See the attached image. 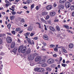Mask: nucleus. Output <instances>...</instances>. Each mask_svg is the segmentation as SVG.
<instances>
[{
    "label": "nucleus",
    "instance_id": "obj_13",
    "mask_svg": "<svg viewBox=\"0 0 74 74\" xmlns=\"http://www.w3.org/2000/svg\"><path fill=\"white\" fill-rule=\"evenodd\" d=\"M68 47L69 48H73L74 47V45L72 43H70Z\"/></svg>",
    "mask_w": 74,
    "mask_h": 74
},
{
    "label": "nucleus",
    "instance_id": "obj_6",
    "mask_svg": "<svg viewBox=\"0 0 74 74\" xmlns=\"http://www.w3.org/2000/svg\"><path fill=\"white\" fill-rule=\"evenodd\" d=\"M41 59V57L39 56L37 57L35 59V62H38Z\"/></svg>",
    "mask_w": 74,
    "mask_h": 74
},
{
    "label": "nucleus",
    "instance_id": "obj_63",
    "mask_svg": "<svg viewBox=\"0 0 74 74\" xmlns=\"http://www.w3.org/2000/svg\"><path fill=\"white\" fill-rule=\"evenodd\" d=\"M36 8V10H38V6H37Z\"/></svg>",
    "mask_w": 74,
    "mask_h": 74
},
{
    "label": "nucleus",
    "instance_id": "obj_12",
    "mask_svg": "<svg viewBox=\"0 0 74 74\" xmlns=\"http://www.w3.org/2000/svg\"><path fill=\"white\" fill-rule=\"evenodd\" d=\"M58 8L59 9H60V10H62L63 8V5L62 4L58 6Z\"/></svg>",
    "mask_w": 74,
    "mask_h": 74
},
{
    "label": "nucleus",
    "instance_id": "obj_38",
    "mask_svg": "<svg viewBox=\"0 0 74 74\" xmlns=\"http://www.w3.org/2000/svg\"><path fill=\"white\" fill-rule=\"evenodd\" d=\"M30 52H31L30 51V49H29L28 50H27V51L26 53H28V54H29V53H30Z\"/></svg>",
    "mask_w": 74,
    "mask_h": 74
},
{
    "label": "nucleus",
    "instance_id": "obj_39",
    "mask_svg": "<svg viewBox=\"0 0 74 74\" xmlns=\"http://www.w3.org/2000/svg\"><path fill=\"white\" fill-rule=\"evenodd\" d=\"M34 7V4L33 3L32 4V5L31 6V9H33V8Z\"/></svg>",
    "mask_w": 74,
    "mask_h": 74
},
{
    "label": "nucleus",
    "instance_id": "obj_40",
    "mask_svg": "<svg viewBox=\"0 0 74 74\" xmlns=\"http://www.w3.org/2000/svg\"><path fill=\"white\" fill-rule=\"evenodd\" d=\"M49 16L47 15L46 16V18H45V19H46V20H48V19H49Z\"/></svg>",
    "mask_w": 74,
    "mask_h": 74
},
{
    "label": "nucleus",
    "instance_id": "obj_51",
    "mask_svg": "<svg viewBox=\"0 0 74 74\" xmlns=\"http://www.w3.org/2000/svg\"><path fill=\"white\" fill-rule=\"evenodd\" d=\"M53 57L56 58V57L57 56V55H56V54H55L53 55Z\"/></svg>",
    "mask_w": 74,
    "mask_h": 74
},
{
    "label": "nucleus",
    "instance_id": "obj_62",
    "mask_svg": "<svg viewBox=\"0 0 74 74\" xmlns=\"http://www.w3.org/2000/svg\"><path fill=\"white\" fill-rule=\"evenodd\" d=\"M5 5H6V7H8V6H9V5L8 3L6 4Z\"/></svg>",
    "mask_w": 74,
    "mask_h": 74
},
{
    "label": "nucleus",
    "instance_id": "obj_1",
    "mask_svg": "<svg viewBox=\"0 0 74 74\" xmlns=\"http://www.w3.org/2000/svg\"><path fill=\"white\" fill-rule=\"evenodd\" d=\"M26 47H23V46H20L18 48V51L19 52H21L22 53H24L26 52Z\"/></svg>",
    "mask_w": 74,
    "mask_h": 74
},
{
    "label": "nucleus",
    "instance_id": "obj_9",
    "mask_svg": "<svg viewBox=\"0 0 74 74\" xmlns=\"http://www.w3.org/2000/svg\"><path fill=\"white\" fill-rule=\"evenodd\" d=\"M15 43L14 42H13L12 43L11 45V47L12 48H14L15 46Z\"/></svg>",
    "mask_w": 74,
    "mask_h": 74
},
{
    "label": "nucleus",
    "instance_id": "obj_18",
    "mask_svg": "<svg viewBox=\"0 0 74 74\" xmlns=\"http://www.w3.org/2000/svg\"><path fill=\"white\" fill-rule=\"evenodd\" d=\"M49 28H50V30H52V31H53V32H54V31L55 30V28L52 27L50 26Z\"/></svg>",
    "mask_w": 74,
    "mask_h": 74
},
{
    "label": "nucleus",
    "instance_id": "obj_4",
    "mask_svg": "<svg viewBox=\"0 0 74 74\" xmlns=\"http://www.w3.org/2000/svg\"><path fill=\"white\" fill-rule=\"evenodd\" d=\"M65 5L66 7L68 8H69L70 7V3L69 1H67L65 3Z\"/></svg>",
    "mask_w": 74,
    "mask_h": 74
},
{
    "label": "nucleus",
    "instance_id": "obj_60",
    "mask_svg": "<svg viewBox=\"0 0 74 74\" xmlns=\"http://www.w3.org/2000/svg\"><path fill=\"white\" fill-rule=\"evenodd\" d=\"M18 42H19V43H20V42L21 41V40H20V39H18V40H17Z\"/></svg>",
    "mask_w": 74,
    "mask_h": 74
},
{
    "label": "nucleus",
    "instance_id": "obj_21",
    "mask_svg": "<svg viewBox=\"0 0 74 74\" xmlns=\"http://www.w3.org/2000/svg\"><path fill=\"white\" fill-rule=\"evenodd\" d=\"M47 66V64L46 63H44L41 65V66H42V67H46V66Z\"/></svg>",
    "mask_w": 74,
    "mask_h": 74
},
{
    "label": "nucleus",
    "instance_id": "obj_16",
    "mask_svg": "<svg viewBox=\"0 0 74 74\" xmlns=\"http://www.w3.org/2000/svg\"><path fill=\"white\" fill-rule=\"evenodd\" d=\"M32 30H33V27L32 26H30L28 28L27 30L28 31H32Z\"/></svg>",
    "mask_w": 74,
    "mask_h": 74
},
{
    "label": "nucleus",
    "instance_id": "obj_35",
    "mask_svg": "<svg viewBox=\"0 0 74 74\" xmlns=\"http://www.w3.org/2000/svg\"><path fill=\"white\" fill-rule=\"evenodd\" d=\"M56 28H57V29L58 31L59 32V31H60V28L58 26H57L56 27Z\"/></svg>",
    "mask_w": 74,
    "mask_h": 74
},
{
    "label": "nucleus",
    "instance_id": "obj_2",
    "mask_svg": "<svg viewBox=\"0 0 74 74\" xmlns=\"http://www.w3.org/2000/svg\"><path fill=\"white\" fill-rule=\"evenodd\" d=\"M55 60L53 58H49L47 61V63L49 64H51L54 63Z\"/></svg>",
    "mask_w": 74,
    "mask_h": 74
},
{
    "label": "nucleus",
    "instance_id": "obj_20",
    "mask_svg": "<svg viewBox=\"0 0 74 74\" xmlns=\"http://www.w3.org/2000/svg\"><path fill=\"white\" fill-rule=\"evenodd\" d=\"M66 0H60V3L62 4L63 3H64L65 2H66Z\"/></svg>",
    "mask_w": 74,
    "mask_h": 74
},
{
    "label": "nucleus",
    "instance_id": "obj_50",
    "mask_svg": "<svg viewBox=\"0 0 74 74\" xmlns=\"http://www.w3.org/2000/svg\"><path fill=\"white\" fill-rule=\"evenodd\" d=\"M47 69L48 71H51V69L50 68H48Z\"/></svg>",
    "mask_w": 74,
    "mask_h": 74
},
{
    "label": "nucleus",
    "instance_id": "obj_33",
    "mask_svg": "<svg viewBox=\"0 0 74 74\" xmlns=\"http://www.w3.org/2000/svg\"><path fill=\"white\" fill-rule=\"evenodd\" d=\"M1 63H2V61H0V65H1V69H2V68H3V64H1Z\"/></svg>",
    "mask_w": 74,
    "mask_h": 74
},
{
    "label": "nucleus",
    "instance_id": "obj_46",
    "mask_svg": "<svg viewBox=\"0 0 74 74\" xmlns=\"http://www.w3.org/2000/svg\"><path fill=\"white\" fill-rule=\"evenodd\" d=\"M11 13L12 15H15V14H16V12H15L13 11Z\"/></svg>",
    "mask_w": 74,
    "mask_h": 74
},
{
    "label": "nucleus",
    "instance_id": "obj_25",
    "mask_svg": "<svg viewBox=\"0 0 74 74\" xmlns=\"http://www.w3.org/2000/svg\"><path fill=\"white\" fill-rule=\"evenodd\" d=\"M70 9L71 10H74V5L71 6L70 7Z\"/></svg>",
    "mask_w": 74,
    "mask_h": 74
},
{
    "label": "nucleus",
    "instance_id": "obj_19",
    "mask_svg": "<svg viewBox=\"0 0 74 74\" xmlns=\"http://www.w3.org/2000/svg\"><path fill=\"white\" fill-rule=\"evenodd\" d=\"M62 51L64 52L65 53H67V51L65 49L64 47H63L62 48Z\"/></svg>",
    "mask_w": 74,
    "mask_h": 74
},
{
    "label": "nucleus",
    "instance_id": "obj_43",
    "mask_svg": "<svg viewBox=\"0 0 74 74\" xmlns=\"http://www.w3.org/2000/svg\"><path fill=\"white\" fill-rule=\"evenodd\" d=\"M59 20L57 18L55 19V20L54 21V22H59Z\"/></svg>",
    "mask_w": 74,
    "mask_h": 74
},
{
    "label": "nucleus",
    "instance_id": "obj_14",
    "mask_svg": "<svg viewBox=\"0 0 74 74\" xmlns=\"http://www.w3.org/2000/svg\"><path fill=\"white\" fill-rule=\"evenodd\" d=\"M43 38L45 40H48V37L47 35H45L43 36Z\"/></svg>",
    "mask_w": 74,
    "mask_h": 74
},
{
    "label": "nucleus",
    "instance_id": "obj_44",
    "mask_svg": "<svg viewBox=\"0 0 74 74\" xmlns=\"http://www.w3.org/2000/svg\"><path fill=\"white\" fill-rule=\"evenodd\" d=\"M11 33H12V34H13L14 35H15V31H11Z\"/></svg>",
    "mask_w": 74,
    "mask_h": 74
},
{
    "label": "nucleus",
    "instance_id": "obj_17",
    "mask_svg": "<svg viewBox=\"0 0 74 74\" xmlns=\"http://www.w3.org/2000/svg\"><path fill=\"white\" fill-rule=\"evenodd\" d=\"M62 60V58L60 57L59 58V61L58 62V64H60V63L61 61Z\"/></svg>",
    "mask_w": 74,
    "mask_h": 74
},
{
    "label": "nucleus",
    "instance_id": "obj_37",
    "mask_svg": "<svg viewBox=\"0 0 74 74\" xmlns=\"http://www.w3.org/2000/svg\"><path fill=\"white\" fill-rule=\"evenodd\" d=\"M17 50V49H14V50H13L12 52H14V53H15L16 52V50Z\"/></svg>",
    "mask_w": 74,
    "mask_h": 74
},
{
    "label": "nucleus",
    "instance_id": "obj_61",
    "mask_svg": "<svg viewBox=\"0 0 74 74\" xmlns=\"http://www.w3.org/2000/svg\"><path fill=\"white\" fill-rule=\"evenodd\" d=\"M72 15L73 16H74V12H72Z\"/></svg>",
    "mask_w": 74,
    "mask_h": 74
},
{
    "label": "nucleus",
    "instance_id": "obj_11",
    "mask_svg": "<svg viewBox=\"0 0 74 74\" xmlns=\"http://www.w3.org/2000/svg\"><path fill=\"white\" fill-rule=\"evenodd\" d=\"M34 70L35 71H38V72H40L41 71L40 68H36L34 69Z\"/></svg>",
    "mask_w": 74,
    "mask_h": 74
},
{
    "label": "nucleus",
    "instance_id": "obj_42",
    "mask_svg": "<svg viewBox=\"0 0 74 74\" xmlns=\"http://www.w3.org/2000/svg\"><path fill=\"white\" fill-rule=\"evenodd\" d=\"M40 20L42 22H46L42 18L40 19Z\"/></svg>",
    "mask_w": 74,
    "mask_h": 74
},
{
    "label": "nucleus",
    "instance_id": "obj_31",
    "mask_svg": "<svg viewBox=\"0 0 74 74\" xmlns=\"http://www.w3.org/2000/svg\"><path fill=\"white\" fill-rule=\"evenodd\" d=\"M40 72H44L45 69L43 68H40Z\"/></svg>",
    "mask_w": 74,
    "mask_h": 74
},
{
    "label": "nucleus",
    "instance_id": "obj_10",
    "mask_svg": "<svg viewBox=\"0 0 74 74\" xmlns=\"http://www.w3.org/2000/svg\"><path fill=\"white\" fill-rule=\"evenodd\" d=\"M45 62V59H42L39 62V64H41L44 63Z\"/></svg>",
    "mask_w": 74,
    "mask_h": 74
},
{
    "label": "nucleus",
    "instance_id": "obj_30",
    "mask_svg": "<svg viewBox=\"0 0 74 74\" xmlns=\"http://www.w3.org/2000/svg\"><path fill=\"white\" fill-rule=\"evenodd\" d=\"M58 48H57V47H55V48L53 49L56 52H57L58 51Z\"/></svg>",
    "mask_w": 74,
    "mask_h": 74
},
{
    "label": "nucleus",
    "instance_id": "obj_47",
    "mask_svg": "<svg viewBox=\"0 0 74 74\" xmlns=\"http://www.w3.org/2000/svg\"><path fill=\"white\" fill-rule=\"evenodd\" d=\"M21 22H22V23H23V22H25V20L23 19H22Z\"/></svg>",
    "mask_w": 74,
    "mask_h": 74
},
{
    "label": "nucleus",
    "instance_id": "obj_64",
    "mask_svg": "<svg viewBox=\"0 0 74 74\" xmlns=\"http://www.w3.org/2000/svg\"><path fill=\"white\" fill-rule=\"evenodd\" d=\"M24 8H25V9H26V8H27V7L26 6H25L24 7Z\"/></svg>",
    "mask_w": 74,
    "mask_h": 74
},
{
    "label": "nucleus",
    "instance_id": "obj_26",
    "mask_svg": "<svg viewBox=\"0 0 74 74\" xmlns=\"http://www.w3.org/2000/svg\"><path fill=\"white\" fill-rule=\"evenodd\" d=\"M21 30V29L20 28H17L16 29V32H18V31H20Z\"/></svg>",
    "mask_w": 74,
    "mask_h": 74
},
{
    "label": "nucleus",
    "instance_id": "obj_8",
    "mask_svg": "<svg viewBox=\"0 0 74 74\" xmlns=\"http://www.w3.org/2000/svg\"><path fill=\"white\" fill-rule=\"evenodd\" d=\"M27 40L28 42V44H30V45H32V43L31 41V40L29 38H27Z\"/></svg>",
    "mask_w": 74,
    "mask_h": 74
},
{
    "label": "nucleus",
    "instance_id": "obj_57",
    "mask_svg": "<svg viewBox=\"0 0 74 74\" xmlns=\"http://www.w3.org/2000/svg\"><path fill=\"white\" fill-rule=\"evenodd\" d=\"M53 6L54 7H56V3H54L53 4Z\"/></svg>",
    "mask_w": 74,
    "mask_h": 74
},
{
    "label": "nucleus",
    "instance_id": "obj_58",
    "mask_svg": "<svg viewBox=\"0 0 74 74\" xmlns=\"http://www.w3.org/2000/svg\"><path fill=\"white\" fill-rule=\"evenodd\" d=\"M44 59H47V56H44Z\"/></svg>",
    "mask_w": 74,
    "mask_h": 74
},
{
    "label": "nucleus",
    "instance_id": "obj_22",
    "mask_svg": "<svg viewBox=\"0 0 74 74\" xmlns=\"http://www.w3.org/2000/svg\"><path fill=\"white\" fill-rule=\"evenodd\" d=\"M63 27H65L67 29H69V26L67 25H63Z\"/></svg>",
    "mask_w": 74,
    "mask_h": 74
},
{
    "label": "nucleus",
    "instance_id": "obj_24",
    "mask_svg": "<svg viewBox=\"0 0 74 74\" xmlns=\"http://www.w3.org/2000/svg\"><path fill=\"white\" fill-rule=\"evenodd\" d=\"M47 12H42V15L43 16H44V15H47Z\"/></svg>",
    "mask_w": 74,
    "mask_h": 74
},
{
    "label": "nucleus",
    "instance_id": "obj_59",
    "mask_svg": "<svg viewBox=\"0 0 74 74\" xmlns=\"http://www.w3.org/2000/svg\"><path fill=\"white\" fill-rule=\"evenodd\" d=\"M20 1V0H15V2H17V3H18V1Z\"/></svg>",
    "mask_w": 74,
    "mask_h": 74
},
{
    "label": "nucleus",
    "instance_id": "obj_36",
    "mask_svg": "<svg viewBox=\"0 0 74 74\" xmlns=\"http://www.w3.org/2000/svg\"><path fill=\"white\" fill-rule=\"evenodd\" d=\"M44 46H42V48H41V49L42 50V51H46V49H45L44 48Z\"/></svg>",
    "mask_w": 74,
    "mask_h": 74
},
{
    "label": "nucleus",
    "instance_id": "obj_45",
    "mask_svg": "<svg viewBox=\"0 0 74 74\" xmlns=\"http://www.w3.org/2000/svg\"><path fill=\"white\" fill-rule=\"evenodd\" d=\"M42 44L44 45L43 46H47V43L45 42H43L42 43Z\"/></svg>",
    "mask_w": 74,
    "mask_h": 74
},
{
    "label": "nucleus",
    "instance_id": "obj_48",
    "mask_svg": "<svg viewBox=\"0 0 74 74\" xmlns=\"http://www.w3.org/2000/svg\"><path fill=\"white\" fill-rule=\"evenodd\" d=\"M37 55H38V54L37 53H36L34 54V56H37Z\"/></svg>",
    "mask_w": 74,
    "mask_h": 74
},
{
    "label": "nucleus",
    "instance_id": "obj_56",
    "mask_svg": "<svg viewBox=\"0 0 74 74\" xmlns=\"http://www.w3.org/2000/svg\"><path fill=\"white\" fill-rule=\"evenodd\" d=\"M7 34H8V35H10V36H11V34L10 33L7 32Z\"/></svg>",
    "mask_w": 74,
    "mask_h": 74
},
{
    "label": "nucleus",
    "instance_id": "obj_27",
    "mask_svg": "<svg viewBox=\"0 0 74 74\" xmlns=\"http://www.w3.org/2000/svg\"><path fill=\"white\" fill-rule=\"evenodd\" d=\"M7 27L8 29H10V28H11V24H8L7 25Z\"/></svg>",
    "mask_w": 74,
    "mask_h": 74
},
{
    "label": "nucleus",
    "instance_id": "obj_32",
    "mask_svg": "<svg viewBox=\"0 0 74 74\" xmlns=\"http://www.w3.org/2000/svg\"><path fill=\"white\" fill-rule=\"evenodd\" d=\"M30 35V32H27L26 34H25V36H27Z\"/></svg>",
    "mask_w": 74,
    "mask_h": 74
},
{
    "label": "nucleus",
    "instance_id": "obj_49",
    "mask_svg": "<svg viewBox=\"0 0 74 74\" xmlns=\"http://www.w3.org/2000/svg\"><path fill=\"white\" fill-rule=\"evenodd\" d=\"M34 40H38V37H34Z\"/></svg>",
    "mask_w": 74,
    "mask_h": 74
},
{
    "label": "nucleus",
    "instance_id": "obj_53",
    "mask_svg": "<svg viewBox=\"0 0 74 74\" xmlns=\"http://www.w3.org/2000/svg\"><path fill=\"white\" fill-rule=\"evenodd\" d=\"M48 23L49 24L51 23V20H49V21H48Z\"/></svg>",
    "mask_w": 74,
    "mask_h": 74
},
{
    "label": "nucleus",
    "instance_id": "obj_5",
    "mask_svg": "<svg viewBox=\"0 0 74 74\" xmlns=\"http://www.w3.org/2000/svg\"><path fill=\"white\" fill-rule=\"evenodd\" d=\"M28 59L30 60H33L34 59V56L33 55H29L28 56Z\"/></svg>",
    "mask_w": 74,
    "mask_h": 74
},
{
    "label": "nucleus",
    "instance_id": "obj_41",
    "mask_svg": "<svg viewBox=\"0 0 74 74\" xmlns=\"http://www.w3.org/2000/svg\"><path fill=\"white\" fill-rule=\"evenodd\" d=\"M62 66L65 67H66V66H67V64L62 63Z\"/></svg>",
    "mask_w": 74,
    "mask_h": 74
},
{
    "label": "nucleus",
    "instance_id": "obj_23",
    "mask_svg": "<svg viewBox=\"0 0 74 74\" xmlns=\"http://www.w3.org/2000/svg\"><path fill=\"white\" fill-rule=\"evenodd\" d=\"M10 18L11 20H13V19H14V18H15V16H11L10 17Z\"/></svg>",
    "mask_w": 74,
    "mask_h": 74
},
{
    "label": "nucleus",
    "instance_id": "obj_52",
    "mask_svg": "<svg viewBox=\"0 0 74 74\" xmlns=\"http://www.w3.org/2000/svg\"><path fill=\"white\" fill-rule=\"evenodd\" d=\"M15 6L14 5L12 6L11 7V8H12L13 9H15V7H14Z\"/></svg>",
    "mask_w": 74,
    "mask_h": 74
},
{
    "label": "nucleus",
    "instance_id": "obj_54",
    "mask_svg": "<svg viewBox=\"0 0 74 74\" xmlns=\"http://www.w3.org/2000/svg\"><path fill=\"white\" fill-rule=\"evenodd\" d=\"M2 42L3 41H2V39H1V38H0V44H1Z\"/></svg>",
    "mask_w": 74,
    "mask_h": 74
},
{
    "label": "nucleus",
    "instance_id": "obj_34",
    "mask_svg": "<svg viewBox=\"0 0 74 74\" xmlns=\"http://www.w3.org/2000/svg\"><path fill=\"white\" fill-rule=\"evenodd\" d=\"M35 35V33L31 32L30 34V36H31V37H32V36H33L34 35Z\"/></svg>",
    "mask_w": 74,
    "mask_h": 74
},
{
    "label": "nucleus",
    "instance_id": "obj_28",
    "mask_svg": "<svg viewBox=\"0 0 74 74\" xmlns=\"http://www.w3.org/2000/svg\"><path fill=\"white\" fill-rule=\"evenodd\" d=\"M32 2V1L30 0H28L27 1V4H30V3H31Z\"/></svg>",
    "mask_w": 74,
    "mask_h": 74
},
{
    "label": "nucleus",
    "instance_id": "obj_15",
    "mask_svg": "<svg viewBox=\"0 0 74 74\" xmlns=\"http://www.w3.org/2000/svg\"><path fill=\"white\" fill-rule=\"evenodd\" d=\"M56 14V13L55 12H52L50 13V15L51 16H55Z\"/></svg>",
    "mask_w": 74,
    "mask_h": 74
},
{
    "label": "nucleus",
    "instance_id": "obj_7",
    "mask_svg": "<svg viewBox=\"0 0 74 74\" xmlns=\"http://www.w3.org/2000/svg\"><path fill=\"white\" fill-rule=\"evenodd\" d=\"M46 9L47 10H51L52 9V6L51 5H48L46 7Z\"/></svg>",
    "mask_w": 74,
    "mask_h": 74
},
{
    "label": "nucleus",
    "instance_id": "obj_29",
    "mask_svg": "<svg viewBox=\"0 0 74 74\" xmlns=\"http://www.w3.org/2000/svg\"><path fill=\"white\" fill-rule=\"evenodd\" d=\"M50 48H54L55 47V45H50Z\"/></svg>",
    "mask_w": 74,
    "mask_h": 74
},
{
    "label": "nucleus",
    "instance_id": "obj_55",
    "mask_svg": "<svg viewBox=\"0 0 74 74\" xmlns=\"http://www.w3.org/2000/svg\"><path fill=\"white\" fill-rule=\"evenodd\" d=\"M0 55L1 56H3V55H4V53H1L0 54Z\"/></svg>",
    "mask_w": 74,
    "mask_h": 74
},
{
    "label": "nucleus",
    "instance_id": "obj_3",
    "mask_svg": "<svg viewBox=\"0 0 74 74\" xmlns=\"http://www.w3.org/2000/svg\"><path fill=\"white\" fill-rule=\"evenodd\" d=\"M6 41L8 43L10 44L12 42V38L11 37L8 36L6 38Z\"/></svg>",
    "mask_w": 74,
    "mask_h": 74
}]
</instances>
